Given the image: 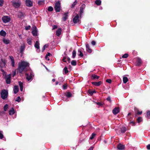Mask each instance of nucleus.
Listing matches in <instances>:
<instances>
[{
	"label": "nucleus",
	"mask_w": 150,
	"mask_h": 150,
	"mask_svg": "<svg viewBox=\"0 0 150 150\" xmlns=\"http://www.w3.org/2000/svg\"><path fill=\"white\" fill-rule=\"evenodd\" d=\"M16 74V70H15L13 72V76H14Z\"/></svg>",
	"instance_id": "59"
},
{
	"label": "nucleus",
	"mask_w": 150,
	"mask_h": 150,
	"mask_svg": "<svg viewBox=\"0 0 150 150\" xmlns=\"http://www.w3.org/2000/svg\"><path fill=\"white\" fill-rule=\"evenodd\" d=\"M30 28V25H29L28 26H27L25 27V29L26 30H28Z\"/></svg>",
	"instance_id": "53"
},
{
	"label": "nucleus",
	"mask_w": 150,
	"mask_h": 150,
	"mask_svg": "<svg viewBox=\"0 0 150 150\" xmlns=\"http://www.w3.org/2000/svg\"><path fill=\"white\" fill-rule=\"evenodd\" d=\"M106 82L108 83H110L112 82V81L110 79H107L106 80Z\"/></svg>",
	"instance_id": "50"
},
{
	"label": "nucleus",
	"mask_w": 150,
	"mask_h": 150,
	"mask_svg": "<svg viewBox=\"0 0 150 150\" xmlns=\"http://www.w3.org/2000/svg\"><path fill=\"white\" fill-rule=\"evenodd\" d=\"M26 79L28 81H31L33 79V74L29 72L26 74Z\"/></svg>",
	"instance_id": "6"
},
{
	"label": "nucleus",
	"mask_w": 150,
	"mask_h": 150,
	"mask_svg": "<svg viewBox=\"0 0 150 150\" xmlns=\"http://www.w3.org/2000/svg\"><path fill=\"white\" fill-rule=\"evenodd\" d=\"M25 4L27 6L31 7L33 5V2L30 0H26Z\"/></svg>",
	"instance_id": "10"
},
{
	"label": "nucleus",
	"mask_w": 150,
	"mask_h": 150,
	"mask_svg": "<svg viewBox=\"0 0 150 150\" xmlns=\"http://www.w3.org/2000/svg\"><path fill=\"white\" fill-rule=\"evenodd\" d=\"M15 112V110L13 108H12V109L9 111V114L10 115H13Z\"/></svg>",
	"instance_id": "26"
},
{
	"label": "nucleus",
	"mask_w": 150,
	"mask_h": 150,
	"mask_svg": "<svg viewBox=\"0 0 150 150\" xmlns=\"http://www.w3.org/2000/svg\"><path fill=\"white\" fill-rule=\"evenodd\" d=\"M57 28V25H54L53 26V30L54 29Z\"/></svg>",
	"instance_id": "61"
},
{
	"label": "nucleus",
	"mask_w": 150,
	"mask_h": 150,
	"mask_svg": "<svg viewBox=\"0 0 150 150\" xmlns=\"http://www.w3.org/2000/svg\"><path fill=\"white\" fill-rule=\"evenodd\" d=\"M93 147H90L88 150H93Z\"/></svg>",
	"instance_id": "63"
},
{
	"label": "nucleus",
	"mask_w": 150,
	"mask_h": 150,
	"mask_svg": "<svg viewBox=\"0 0 150 150\" xmlns=\"http://www.w3.org/2000/svg\"><path fill=\"white\" fill-rule=\"evenodd\" d=\"M71 64L73 66H75L76 64V61L73 60L71 62Z\"/></svg>",
	"instance_id": "36"
},
{
	"label": "nucleus",
	"mask_w": 150,
	"mask_h": 150,
	"mask_svg": "<svg viewBox=\"0 0 150 150\" xmlns=\"http://www.w3.org/2000/svg\"><path fill=\"white\" fill-rule=\"evenodd\" d=\"M142 111H141L140 112L139 111H138L137 112V114H139V115L141 114H142Z\"/></svg>",
	"instance_id": "60"
},
{
	"label": "nucleus",
	"mask_w": 150,
	"mask_h": 150,
	"mask_svg": "<svg viewBox=\"0 0 150 150\" xmlns=\"http://www.w3.org/2000/svg\"><path fill=\"white\" fill-rule=\"evenodd\" d=\"M120 111V109L119 107H115L112 110V113L114 115H116Z\"/></svg>",
	"instance_id": "12"
},
{
	"label": "nucleus",
	"mask_w": 150,
	"mask_h": 150,
	"mask_svg": "<svg viewBox=\"0 0 150 150\" xmlns=\"http://www.w3.org/2000/svg\"><path fill=\"white\" fill-rule=\"evenodd\" d=\"M117 147L119 150H121L124 149L125 146L121 144H120L118 145Z\"/></svg>",
	"instance_id": "18"
},
{
	"label": "nucleus",
	"mask_w": 150,
	"mask_h": 150,
	"mask_svg": "<svg viewBox=\"0 0 150 150\" xmlns=\"http://www.w3.org/2000/svg\"><path fill=\"white\" fill-rule=\"evenodd\" d=\"M86 50L88 52L90 53L92 52V50L90 48L89 45L88 44H86Z\"/></svg>",
	"instance_id": "16"
},
{
	"label": "nucleus",
	"mask_w": 150,
	"mask_h": 150,
	"mask_svg": "<svg viewBox=\"0 0 150 150\" xmlns=\"http://www.w3.org/2000/svg\"><path fill=\"white\" fill-rule=\"evenodd\" d=\"M99 77L95 74H93L91 76V78L93 79H98Z\"/></svg>",
	"instance_id": "27"
},
{
	"label": "nucleus",
	"mask_w": 150,
	"mask_h": 150,
	"mask_svg": "<svg viewBox=\"0 0 150 150\" xmlns=\"http://www.w3.org/2000/svg\"><path fill=\"white\" fill-rule=\"evenodd\" d=\"M68 13H64V16L62 18V19L64 21H65L66 20L68 17Z\"/></svg>",
	"instance_id": "21"
},
{
	"label": "nucleus",
	"mask_w": 150,
	"mask_h": 150,
	"mask_svg": "<svg viewBox=\"0 0 150 150\" xmlns=\"http://www.w3.org/2000/svg\"><path fill=\"white\" fill-rule=\"evenodd\" d=\"M12 5L15 8H19L21 4V1L19 0H14L11 1Z\"/></svg>",
	"instance_id": "3"
},
{
	"label": "nucleus",
	"mask_w": 150,
	"mask_h": 150,
	"mask_svg": "<svg viewBox=\"0 0 150 150\" xmlns=\"http://www.w3.org/2000/svg\"><path fill=\"white\" fill-rule=\"evenodd\" d=\"M18 83H19V85L20 88V87H23V83L20 81Z\"/></svg>",
	"instance_id": "48"
},
{
	"label": "nucleus",
	"mask_w": 150,
	"mask_h": 150,
	"mask_svg": "<svg viewBox=\"0 0 150 150\" xmlns=\"http://www.w3.org/2000/svg\"><path fill=\"white\" fill-rule=\"evenodd\" d=\"M107 100L110 101V102L111 101V98L110 97H108L107 98Z\"/></svg>",
	"instance_id": "56"
},
{
	"label": "nucleus",
	"mask_w": 150,
	"mask_h": 150,
	"mask_svg": "<svg viewBox=\"0 0 150 150\" xmlns=\"http://www.w3.org/2000/svg\"><path fill=\"white\" fill-rule=\"evenodd\" d=\"M61 29L59 28L56 32V35L58 36H59L61 34Z\"/></svg>",
	"instance_id": "24"
},
{
	"label": "nucleus",
	"mask_w": 150,
	"mask_h": 150,
	"mask_svg": "<svg viewBox=\"0 0 150 150\" xmlns=\"http://www.w3.org/2000/svg\"><path fill=\"white\" fill-rule=\"evenodd\" d=\"M1 97L3 99H5L7 97L8 92L5 90H2L1 92Z\"/></svg>",
	"instance_id": "4"
},
{
	"label": "nucleus",
	"mask_w": 150,
	"mask_h": 150,
	"mask_svg": "<svg viewBox=\"0 0 150 150\" xmlns=\"http://www.w3.org/2000/svg\"><path fill=\"white\" fill-rule=\"evenodd\" d=\"M3 42L6 44H8L10 43V40L4 38L3 39Z\"/></svg>",
	"instance_id": "19"
},
{
	"label": "nucleus",
	"mask_w": 150,
	"mask_h": 150,
	"mask_svg": "<svg viewBox=\"0 0 150 150\" xmlns=\"http://www.w3.org/2000/svg\"><path fill=\"white\" fill-rule=\"evenodd\" d=\"M3 135L2 134V132L0 131V139H2L3 138Z\"/></svg>",
	"instance_id": "49"
},
{
	"label": "nucleus",
	"mask_w": 150,
	"mask_h": 150,
	"mask_svg": "<svg viewBox=\"0 0 150 150\" xmlns=\"http://www.w3.org/2000/svg\"><path fill=\"white\" fill-rule=\"evenodd\" d=\"M4 3V1L3 0H0V6H2Z\"/></svg>",
	"instance_id": "51"
},
{
	"label": "nucleus",
	"mask_w": 150,
	"mask_h": 150,
	"mask_svg": "<svg viewBox=\"0 0 150 150\" xmlns=\"http://www.w3.org/2000/svg\"><path fill=\"white\" fill-rule=\"evenodd\" d=\"M62 60L64 62H66V60H65V58H64Z\"/></svg>",
	"instance_id": "64"
},
{
	"label": "nucleus",
	"mask_w": 150,
	"mask_h": 150,
	"mask_svg": "<svg viewBox=\"0 0 150 150\" xmlns=\"http://www.w3.org/2000/svg\"><path fill=\"white\" fill-rule=\"evenodd\" d=\"M76 54V52L75 50H74L72 52V58H75Z\"/></svg>",
	"instance_id": "34"
},
{
	"label": "nucleus",
	"mask_w": 150,
	"mask_h": 150,
	"mask_svg": "<svg viewBox=\"0 0 150 150\" xmlns=\"http://www.w3.org/2000/svg\"><path fill=\"white\" fill-rule=\"evenodd\" d=\"M21 101V98L19 96H18L16 100V101H17L18 102H20Z\"/></svg>",
	"instance_id": "47"
},
{
	"label": "nucleus",
	"mask_w": 150,
	"mask_h": 150,
	"mask_svg": "<svg viewBox=\"0 0 150 150\" xmlns=\"http://www.w3.org/2000/svg\"><path fill=\"white\" fill-rule=\"evenodd\" d=\"M61 8V4L59 1L56 3L55 4L54 8L56 12L60 11Z\"/></svg>",
	"instance_id": "5"
},
{
	"label": "nucleus",
	"mask_w": 150,
	"mask_h": 150,
	"mask_svg": "<svg viewBox=\"0 0 150 150\" xmlns=\"http://www.w3.org/2000/svg\"><path fill=\"white\" fill-rule=\"evenodd\" d=\"M65 96L67 98H70L71 96L72 95L71 93L68 92L65 94Z\"/></svg>",
	"instance_id": "32"
},
{
	"label": "nucleus",
	"mask_w": 150,
	"mask_h": 150,
	"mask_svg": "<svg viewBox=\"0 0 150 150\" xmlns=\"http://www.w3.org/2000/svg\"><path fill=\"white\" fill-rule=\"evenodd\" d=\"M150 116V111L148 110L147 111L146 113V117L148 118H149V117Z\"/></svg>",
	"instance_id": "38"
},
{
	"label": "nucleus",
	"mask_w": 150,
	"mask_h": 150,
	"mask_svg": "<svg viewBox=\"0 0 150 150\" xmlns=\"http://www.w3.org/2000/svg\"><path fill=\"white\" fill-rule=\"evenodd\" d=\"M32 39L31 38H28L27 40V42L29 45H31L32 43Z\"/></svg>",
	"instance_id": "30"
},
{
	"label": "nucleus",
	"mask_w": 150,
	"mask_h": 150,
	"mask_svg": "<svg viewBox=\"0 0 150 150\" xmlns=\"http://www.w3.org/2000/svg\"><path fill=\"white\" fill-rule=\"evenodd\" d=\"M147 149L148 150H150V144H148L147 145Z\"/></svg>",
	"instance_id": "57"
},
{
	"label": "nucleus",
	"mask_w": 150,
	"mask_h": 150,
	"mask_svg": "<svg viewBox=\"0 0 150 150\" xmlns=\"http://www.w3.org/2000/svg\"><path fill=\"white\" fill-rule=\"evenodd\" d=\"M39 45L40 44L39 42L38 41H36L35 44L34 46L35 48L38 49H39L40 48Z\"/></svg>",
	"instance_id": "23"
},
{
	"label": "nucleus",
	"mask_w": 150,
	"mask_h": 150,
	"mask_svg": "<svg viewBox=\"0 0 150 150\" xmlns=\"http://www.w3.org/2000/svg\"><path fill=\"white\" fill-rule=\"evenodd\" d=\"M44 0H41L39 1H38V3L39 4L41 5H42L44 3Z\"/></svg>",
	"instance_id": "37"
},
{
	"label": "nucleus",
	"mask_w": 150,
	"mask_h": 150,
	"mask_svg": "<svg viewBox=\"0 0 150 150\" xmlns=\"http://www.w3.org/2000/svg\"><path fill=\"white\" fill-rule=\"evenodd\" d=\"M37 33V29L36 27L33 28V30L32 31V33L33 36H36Z\"/></svg>",
	"instance_id": "15"
},
{
	"label": "nucleus",
	"mask_w": 150,
	"mask_h": 150,
	"mask_svg": "<svg viewBox=\"0 0 150 150\" xmlns=\"http://www.w3.org/2000/svg\"><path fill=\"white\" fill-rule=\"evenodd\" d=\"M77 3V2L76 1V0L71 5V8L74 7L76 5Z\"/></svg>",
	"instance_id": "40"
},
{
	"label": "nucleus",
	"mask_w": 150,
	"mask_h": 150,
	"mask_svg": "<svg viewBox=\"0 0 150 150\" xmlns=\"http://www.w3.org/2000/svg\"><path fill=\"white\" fill-rule=\"evenodd\" d=\"M84 49L83 48L79 49L78 50V55L81 57L83 56V52H84Z\"/></svg>",
	"instance_id": "11"
},
{
	"label": "nucleus",
	"mask_w": 150,
	"mask_h": 150,
	"mask_svg": "<svg viewBox=\"0 0 150 150\" xmlns=\"http://www.w3.org/2000/svg\"><path fill=\"white\" fill-rule=\"evenodd\" d=\"M89 93L91 95H92L93 93H95L96 92L95 91H88Z\"/></svg>",
	"instance_id": "45"
},
{
	"label": "nucleus",
	"mask_w": 150,
	"mask_h": 150,
	"mask_svg": "<svg viewBox=\"0 0 150 150\" xmlns=\"http://www.w3.org/2000/svg\"><path fill=\"white\" fill-rule=\"evenodd\" d=\"M47 47H48L47 45H44L42 48V51L43 52L45 50V48H47Z\"/></svg>",
	"instance_id": "46"
},
{
	"label": "nucleus",
	"mask_w": 150,
	"mask_h": 150,
	"mask_svg": "<svg viewBox=\"0 0 150 150\" xmlns=\"http://www.w3.org/2000/svg\"><path fill=\"white\" fill-rule=\"evenodd\" d=\"M45 59L48 60H49L50 59L47 56H46L45 57Z\"/></svg>",
	"instance_id": "62"
},
{
	"label": "nucleus",
	"mask_w": 150,
	"mask_h": 150,
	"mask_svg": "<svg viewBox=\"0 0 150 150\" xmlns=\"http://www.w3.org/2000/svg\"><path fill=\"white\" fill-rule=\"evenodd\" d=\"M92 83L94 85L96 86H99L101 84L102 82L101 81H100L98 82H92Z\"/></svg>",
	"instance_id": "20"
},
{
	"label": "nucleus",
	"mask_w": 150,
	"mask_h": 150,
	"mask_svg": "<svg viewBox=\"0 0 150 150\" xmlns=\"http://www.w3.org/2000/svg\"><path fill=\"white\" fill-rule=\"evenodd\" d=\"M63 72H64L65 74H67L68 72V70L67 68L66 67H65L63 69Z\"/></svg>",
	"instance_id": "35"
},
{
	"label": "nucleus",
	"mask_w": 150,
	"mask_h": 150,
	"mask_svg": "<svg viewBox=\"0 0 150 150\" xmlns=\"http://www.w3.org/2000/svg\"><path fill=\"white\" fill-rule=\"evenodd\" d=\"M96 42L95 41H94L93 40L91 42V44L93 45H96Z\"/></svg>",
	"instance_id": "55"
},
{
	"label": "nucleus",
	"mask_w": 150,
	"mask_h": 150,
	"mask_svg": "<svg viewBox=\"0 0 150 150\" xmlns=\"http://www.w3.org/2000/svg\"><path fill=\"white\" fill-rule=\"evenodd\" d=\"M6 61L5 59H1L0 61V67L1 68L5 67L6 66Z\"/></svg>",
	"instance_id": "8"
},
{
	"label": "nucleus",
	"mask_w": 150,
	"mask_h": 150,
	"mask_svg": "<svg viewBox=\"0 0 150 150\" xmlns=\"http://www.w3.org/2000/svg\"><path fill=\"white\" fill-rule=\"evenodd\" d=\"M9 57L11 61L12 66L13 67H15V62L13 57L12 56H10Z\"/></svg>",
	"instance_id": "14"
},
{
	"label": "nucleus",
	"mask_w": 150,
	"mask_h": 150,
	"mask_svg": "<svg viewBox=\"0 0 150 150\" xmlns=\"http://www.w3.org/2000/svg\"><path fill=\"white\" fill-rule=\"evenodd\" d=\"M73 21L74 23H80V20L79 19V16L78 14H77L76 16L73 18Z\"/></svg>",
	"instance_id": "9"
},
{
	"label": "nucleus",
	"mask_w": 150,
	"mask_h": 150,
	"mask_svg": "<svg viewBox=\"0 0 150 150\" xmlns=\"http://www.w3.org/2000/svg\"><path fill=\"white\" fill-rule=\"evenodd\" d=\"M29 63L24 61H21L18 63V70L19 73H22L25 69L29 66Z\"/></svg>",
	"instance_id": "1"
},
{
	"label": "nucleus",
	"mask_w": 150,
	"mask_h": 150,
	"mask_svg": "<svg viewBox=\"0 0 150 150\" xmlns=\"http://www.w3.org/2000/svg\"><path fill=\"white\" fill-rule=\"evenodd\" d=\"M97 104L100 106H101L102 105V104L101 103H100L99 102H98V103H96Z\"/></svg>",
	"instance_id": "58"
},
{
	"label": "nucleus",
	"mask_w": 150,
	"mask_h": 150,
	"mask_svg": "<svg viewBox=\"0 0 150 150\" xmlns=\"http://www.w3.org/2000/svg\"><path fill=\"white\" fill-rule=\"evenodd\" d=\"M0 35L3 37H5L6 35V33L4 31L2 30L0 31Z\"/></svg>",
	"instance_id": "22"
},
{
	"label": "nucleus",
	"mask_w": 150,
	"mask_h": 150,
	"mask_svg": "<svg viewBox=\"0 0 150 150\" xmlns=\"http://www.w3.org/2000/svg\"><path fill=\"white\" fill-rule=\"evenodd\" d=\"M129 124L131 125L132 126L135 125V123L133 121H132L129 122Z\"/></svg>",
	"instance_id": "52"
},
{
	"label": "nucleus",
	"mask_w": 150,
	"mask_h": 150,
	"mask_svg": "<svg viewBox=\"0 0 150 150\" xmlns=\"http://www.w3.org/2000/svg\"><path fill=\"white\" fill-rule=\"evenodd\" d=\"M127 130V128L125 127H122L121 129V133H125Z\"/></svg>",
	"instance_id": "29"
},
{
	"label": "nucleus",
	"mask_w": 150,
	"mask_h": 150,
	"mask_svg": "<svg viewBox=\"0 0 150 150\" xmlns=\"http://www.w3.org/2000/svg\"><path fill=\"white\" fill-rule=\"evenodd\" d=\"M142 121V118L141 117H139L137 119L138 122L139 123Z\"/></svg>",
	"instance_id": "44"
},
{
	"label": "nucleus",
	"mask_w": 150,
	"mask_h": 150,
	"mask_svg": "<svg viewBox=\"0 0 150 150\" xmlns=\"http://www.w3.org/2000/svg\"><path fill=\"white\" fill-rule=\"evenodd\" d=\"M96 135V134H95L94 133H92L91 136L90 137V139H92L94 138V137H95Z\"/></svg>",
	"instance_id": "39"
},
{
	"label": "nucleus",
	"mask_w": 150,
	"mask_h": 150,
	"mask_svg": "<svg viewBox=\"0 0 150 150\" xmlns=\"http://www.w3.org/2000/svg\"><path fill=\"white\" fill-rule=\"evenodd\" d=\"M128 56V54H125L122 56V57L124 58H126Z\"/></svg>",
	"instance_id": "43"
},
{
	"label": "nucleus",
	"mask_w": 150,
	"mask_h": 150,
	"mask_svg": "<svg viewBox=\"0 0 150 150\" xmlns=\"http://www.w3.org/2000/svg\"><path fill=\"white\" fill-rule=\"evenodd\" d=\"M19 91L18 87V86H15L13 88V92L15 94H16Z\"/></svg>",
	"instance_id": "17"
},
{
	"label": "nucleus",
	"mask_w": 150,
	"mask_h": 150,
	"mask_svg": "<svg viewBox=\"0 0 150 150\" xmlns=\"http://www.w3.org/2000/svg\"><path fill=\"white\" fill-rule=\"evenodd\" d=\"M2 20L4 23H6L10 22L11 20V18L10 17L6 16L2 17Z\"/></svg>",
	"instance_id": "7"
},
{
	"label": "nucleus",
	"mask_w": 150,
	"mask_h": 150,
	"mask_svg": "<svg viewBox=\"0 0 150 150\" xmlns=\"http://www.w3.org/2000/svg\"><path fill=\"white\" fill-rule=\"evenodd\" d=\"M95 3L97 5H99L101 4V1L100 0H96Z\"/></svg>",
	"instance_id": "33"
},
{
	"label": "nucleus",
	"mask_w": 150,
	"mask_h": 150,
	"mask_svg": "<svg viewBox=\"0 0 150 150\" xmlns=\"http://www.w3.org/2000/svg\"><path fill=\"white\" fill-rule=\"evenodd\" d=\"M1 71L2 72L3 76L5 79L6 83L7 84H10L11 82V75L10 74L7 75L6 73L2 69H1Z\"/></svg>",
	"instance_id": "2"
},
{
	"label": "nucleus",
	"mask_w": 150,
	"mask_h": 150,
	"mask_svg": "<svg viewBox=\"0 0 150 150\" xmlns=\"http://www.w3.org/2000/svg\"><path fill=\"white\" fill-rule=\"evenodd\" d=\"M53 9L52 7V6H49L48 8V10L49 11H53Z\"/></svg>",
	"instance_id": "42"
},
{
	"label": "nucleus",
	"mask_w": 150,
	"mask_h": 150,
	"mask_svg": "<svg viewBox=\"0 0 150 150\" xmlns=\"http://www.w3.org/2000/svg\"><path fill=\"white\" fill-rule=\"evenodd\" d=\"M86 6L85 4H83L81 6L80 8V10L79 11V13L80 15H82L83 12V10L85 9Z\"/></svg>",
	"instance_id": "13"
},
{
	"label": "nucleus",
	"mask_w": 150,
	"mask_h": 150,
	"mask_svg": "<svg viewBox=\"0 0 150 150\" xmlns=\"http://www.w3.org/2000/svg\"><path fill=\"white\" fill-rule=\"evenodd\" d=\"M8 105L7 104H6L4 105V110L5 111H6L7 110V108H8Z\"/></svg>",
	"instance_id": "41"
},
{
	"label": "nucleus",
	"mask_w": 150,
	"mask_h": 150,
	"mask_svg": "<svg viewBox=\"0 0 150 150\" xmlns=\"http://www.w3.org/2000/svg\"><path fill=\"white\" fill-rule=\"evenodd\" d=\"M141 63V60L140 58H137V65H139Z\"/></svg>",
	"instance_id": "28"
},
{
	"label": "nucleus",
	"mask_w": 150,
	"mask_h": 150,
	"mask_svg": "<svg viewBox=\"0 0 150 150\" xmlns=\"http://www.w3.org/2000/svg\"><path fill=\"white\" fill-rule=\"evenodd\" d=\"M25 47L24 44H22L20 48V51L21 52H22L24 50Z\"/></svg>",
	"instance_id": "25"
},
{
	"label": "nucleus",
	"mask_w": 150,
	"mask_h": 150,
	"mask_svg": "<svg viewBox=\"0 0 150 150\" xmlns=\"http://www.w3.org/2000/svg\"><path fill=\"white\" fill-rule=\"evenodd\" d=\"M59 79L61 82H62L63 81V78L62 77H59Z\"/></svg>",
	"instance_id": "54"
},
{
	"label": "nucleus",
	"mask_w": 150,
	"mask_h": 150,
	"mask_svg": "<svg viewBox=\"0 0 150 150\" xmlns=\"http://www.w3.org/2000/svg\"><path fill=\"white\" fill-rule=\"evenodd\" d=\"M123 83H126L128 81V78L126 77H124L123 79Z\"/></svg>",
	"instance_id": "31"
}]
</instances>
